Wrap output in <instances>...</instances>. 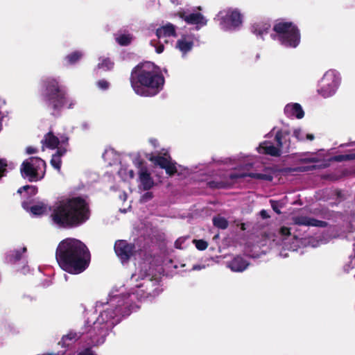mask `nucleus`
<instances>
[{
  "mask_svg": "<svg viewBox=\"0 0 355 355\" xmlns=\"http://www.w3.org/2000/svg\"><path fill=\"white\" fill-rule=\"evenodd\" d=\"M130 295L113 297L109 307L101 312L95 321L90 324L87 320L85 324L81 336L85 335L88 344L98 345L105 341L108 331L119 323L123 317L129 315L135 309V305L131 303Z\"/></svg>",
  "mask_w": 355,
  "mask_h": 355,
  "instance_id": "nucleus-1",
  "label": "nucleus"
},
{
  "mask_svg": "<svg viewBox=\"0 0 355 355\" xmlns=\"http://www.w3.org/2000/svg\"><path fill=\"white\" fill-rule=\"evenodd\" d=\"M55 259L63 270L78 275L89 267L91 254L83 242L74 238H67L59 243Z\"/></svg>",
  "mask_w": 355,
  "mask_h": 355,
  "instance_id": "nucleus-2",
  "label": "nucleus"
},
{
  "mask_svg": "<svg viewBox=\"0 0 355 355\" xmlns=\"http://www.w3.org/2000/svg\"><path fill=\"white\" fill-rule=\"evenodd\" d=\"M50 216L53 224L60 228H76L89 218V206L81 196L69 198L56 203Z\"/></svg>",
  "mask_w": 355,
  "mask_h": 355,
  "instance_id": "nucleus-3",
  "label": "nucleus"
},
{
  "mask_svg": "<svg viewBox=\"0 0 355 355\" xmlns=\"http://www.w3.org/2000/svg\"><path fill=\"white\" fill-rule=\"evenodd\" d=\"M130 82L137 94L151 97L163 89L165 79L154 64L146 62L139 63L132 69Z\"/></svg>",
  "mask_w": 355,
  "mask_h": 355,
  "instance_id": "nucleus-4",
  "label": "nucleus"
},
{
  "mask_svg": "<svg viewBox=\"0 0 355 355\" xmlns=\"http://www.w3.org/2000/svg\"><path fill=\"white\" fill-rule=\"evenodd\" d=\"M42 85L44 90L42 96L46 108L53 116H60L62 110L69 101L65 87L54 78L45 79Z\"/></svg>",
  "mask_w": 355,
  "mask_h": 355,
  "instance_id": "nucleus-5",
  "label": "nucleus"
},
{
  "mask_svg": "<svg viewBox=\"0 0 355 355\" xmlns=\"http://www.w3.org/2000/svg\"><path fill=\"white\" fill-rule=\"evenodd\" d=\"M277 40L286 47H297L301 40L298 27L291 21H279L273 26Z\"/></svg>",
  "mask_w": 355,
  "mask_h": 355,
  "instance_id": "nucleus-6",
  "label": "nucleus"
},
{
  "mask_svg": "<svg viewBox=\"0 0 355 355\" xmlns=\"http://www.w3.org/2000/svg\"><path fill=\"white\" fill-rule=\"evenodd\" d=\"M46 162L38 157H31L25 159L20 167L22 176L28 178L30 182L39 180V172L44 169L45 172Z\"/></svg>",
  "mask_w": 355,
  "mask_h": 355,
  "instance_id": "nucleus-7",
  "label": "nucleus"
},
{
  "mask_svg": "<svg viewBox=\"0 0 355 355\" xmlns=\"http://www.w3.org/2000/svg\"><path fill=\"white\" fill-rule=\"evenodd\" d=\"M339 84V79L334 71L326 72L320 81V88L318 93L324 98L334 94Z\"/></svg>",
  "mask_w": 355,
  "mask_h": 355,
  "instance_id": "nucleus-8",
  "label": "nucleus"
},
{
  "mask_svg": "<svg viewBox=\"0 0 355 355\" xmlns=\"http://www.w3.org/2000/svg\"><path fill=\"white\" fill-rule=\"evenodd\" d=\"M242 24V15L237 9L229 10L221 17L220 26L225 31L234 30Z\"/></svg>",
  "mask_w": 355,
  "mask_h": 355,
  "instance_id": "nucleus-9",
  "label": "nucleus"
},
{
  "mask_svg": "<svg viewBox=\"0 0 355 355\" xmlns=\"http://www.w3.org/2000/svg\"><path fill=\"white\" fill-rule=\"evenodd\" d=\"M148 159L150 162L153 163L154 165L159 166L161 168L164 169L166 173L169 176H173L178 172L176 163L172 161L169 155L167 157L159 155H150L148 157Z\"/></svg>",
  "mask_w": 355,
  "mask_h": 355,
  "instance_id": "nucleus-10",
  "label": "nucleus"
},
{
  "mask_svg": "<svg viewBox=\"0 0 355 355\" xmlns=\"http://www.w3.org/2000/svg\"><path fill=\"white\" fill-rule=\"evenodd\" d=\"M135 245L128 243L125 240L116 241L114 244V251L122 262L128 261L133 255Z\"/></svg>",
  "mask_w": 355,
  "mask_h": 355,
  "instance_id": "nucleus-11",
  "label": "nucleus"
},
{
  "mask_svg": "<svg viewBox=\"0 0 355 355\" xmlns=\"http://www.w3.org/2000/svg\"><path fill=\"white\" fill-rule=\"evenodd\" d=\"M144 162L142 160L137 162V166L139 168V179L144 191H148L152 189L155 184L154 181L148 171L146 166H143Z\"/></svg>",
  "mask_w": 355,
  "mask_h": 355,
  "instance_id": "nucleus-12",
  "label": "nucleus"
},
{
  "mask_svg": "<svg viewBox=\"0 0 355 355\" xmlns=\"http://www.w3.org/2000/svg\"><path fill=\"white\" fill-rule=\"evenodd\" d=\"M175 15L182 19L188 24L205 26L207 23V20L200 12L187 15L185 11L182 10L178 11Z\"/></svg>",
  "mask_w": 355,
  "mask_h": 355,
  "instance_id": "nucleus-13",
  "label": "nucleus"
},
{
  "mask_svg": "<svg viewBox=\"0 0 355 355\" xmlns=\"http://www.w3.org/2000/svg\"><path fill=\"white\" fill-rule=\"evenodd\" d=\"M290 132L288 130H279L275 137V141L277 147L279 148L282 153H288L290 149L291 141L289 138Z\"/></svg>",
  "mask_w": 355,
  "mask_h": 355,
  "instance_id": "nucleus-14",
  "label": "nucleus"
},
{
  "mask_svg": "<svg viewBox=\"0 0 355 355\" xmlns=\"http://www.w3.org/2000/svg\"><path fill=\"white\" fill-rule=\"evenodd\" d=\"M250 177L257 180H262L271 182L273 176L271 174L259 173H232L229 175V178L232 180Z\"/></svg>",
  "mask_w": 355,
  "mask_h": 355,
  "instance_id": "nucleus-15",
  "label": "nucleus"
},
{
  "mask_svg": "<svg viewBox=\"0 0 355 355\" xmlns=\"http://www.w3.org/2000/svg\"><path fill=\"white\" fill-rule=\"evenodd\" d=\"M81 334L76 332H69L68 334L62 337L61 340L58 343L60 345L63 350L58 352V355H63L67 351V349L71 346L78 339L81 337Z\"/></svg>",
  "mask_w": 355,
  "mask_h": 355,
  "instance_id": "nucleus-16",
  "label": "nucleus"
},
{
  "mask_svg": "<svg viewBox=\"0 0 355 355\" xmlns=\"http://www.w3.org/2000/svg\"><path fill=\"white\" fill-rule=\"evenodd\" d=\"M258 150L259 153L270 155L272 157H280L282 154L279 150V148H277V146H275L270 141H264L261 143Z\"/></svg>",
  "mask_w": 355,
  "mask_h": 355,
  "instance_id": "nucleus-17",
  "label": "nucleus"
},
{
  "mask_svg": "<svg viewBox=\"0 0 355 355\" xmlns=\"http://www.w3.org/2000/svg\"><path fill=\"white\" fill-rule=\"evenodd\" d=\"M250 263L241 256H236L228 262L227 266L234 272L244 271Z\"/></svg>",
  "mask_w": 355,
  "mask_h": 355,
  "instance_id": "nucleus-18",
  "label": "nucleus"
},
{
  "mask_svg": "<svg viewBox=\"0 0 355 355\" xmlns=\"http://www.w3.org/2000/svg\"><path fill=\"white\" fill-rule=\"evenodd\" d=\"M284 113L288 116H295L297 119H302L304 112L299 103L288 104L284 107Z\"/></svg>",
  "mask_w": 355,
  "mask_h": 355,
  "instance_id": "nucleus-19",
  "label": "nucleus"
},
{
  "mask_svg": "<svg viewBox=\"0 0 355 355\" xmlns=\"http://www.w3.org/2000/svg\"><path fill=\"white\" fill-rule=\"evenodd\" d=\"M156 36L159 39L171 36L175 37V26L171 23H168L166 25L162 26L156 30Z\"/></svg>",
  "mask_w": 355,
  "mask_h": 355,
  "instance_id": "nucleus-20",
  "label": "nucleus"
},
{
  "mask_svg": "<svg viewBox=\"0 0 355 355\" xmlns=\"http://www.w3.org/2000/svg\"><path fill=\"white\" fill-rule=\"evenodd\" d=\"M22 207L30 211L33 215L40 216L43 214L46 210V206L44 203H40L38 205H33L29 207V203L28 201H23L21 203Z\"/></svg>",
  "mask_w": 355,
  "mask_h": 355,
  "instance_id": "nucleus-21",
  "label": "nucleus"
},
{
  "mask_svg": "<svg viewBox=\"0 0 355 355\" xmlns=\"http://www.w3.org/2000/svg\"><path fill=\"white\" fill-rule=\"evenodd\" d=\"M42 143L50 149H55L58 148L60 144V139L58 137L55 136L51 131H50L44 135V139L42 140Z\"/></svg>",
  "mask_w": 355,
  "mask_h": 355,
  "instance_id": "nucleus-22",
  "label": "nucleus"
},
{
  "mask_svg": "<svg viewBox=\"0 0 355 355\" xmlns=\"http://www.w3.org/2000/svg\"><path fill=\"white\" fill-rule=\"evenodd\" d=\"M270 24L268 22L255 23L252 26V31L255 35L262 37L264 34H267L270 28Z\"/></svg>",
  "mask_w": 355,
  "mask_h": 355,
  "instance_id": "nucleus-23",
  "label": "nucleus"
},
{
  "mask_svg": "<svg viewBox=\"0 0 355 355\" xmlns=\"http://www.w3.org/2000/svg\"><path fill=\"white\" fill-rule=\"evenodd\" d=\"M193 46L192 40H187L185 36L178 40L176 42V47L183 53L190 51Z\"/></svg>",
  "mask_w": 355,
  "mask_h": 355,
  "instance_id": "nucleus-24",
  "label": "nucleus"
},
{
  "mask_svg": "<svg viewBox=\"0 0 355 355\" xmlns=\"http://www.w3.org/2000/svg\"><path fill=\"white\" fill-rule=\"evenodd\" d=\"M38 191L37 187L33 185H25L20 187L17 190V193L19 194H22L24 192V197L29 199L33 196H35Z\"/></svg>",
  "mask_w": 355,
  "mask_h": 355,
  "instance_id": "nucleus-25",
  "label": "nucleus"
},
{
  "mask_svg": "<svg viewBox=\"0 0 355 355\" xmlns=\"http://www.w3.org/2000/svg\"><path fill=\"white\" fill-rule=\"evenodd\" d=\"M329 166V164L327 163H322L318 165H310V166H301L295 167L293 169H291L293 172H307V171H315L317 169H322L325 168Z\"/></svg>",
  "mask_w": 355,
  "mask_h": 355,
  "instance_id": "nucleus-26",
  "label": "nucleus"
},
{
  "mask_svg": "<svg viewBox=\"0 0 355 355\" xmlns=\"http://www.w3.org/2000/svg\"><path fill=\"white\" fill-rule=\"evenodd\" d=\"M83 57V53L80 51H75L65 56L64 60L68 64H74Z\"/></svg>",
  "mask_w": 355,
  "mask_h": 355,
  "instance_id": "nucleus-27",
  "label": "nucleus"
},
{
  "mask_svg": "<svg viewBox=\"0 0 355 355\" xmlns=\"http://www.w3.org/2000/svg\"><path fill=\"white\" fill-rule=\"evenodd\" d=\"M355 159V154H345V155H337L331 157L329 161L341 162L343 161L352 160Z\"/></svg>",
  "mask_w": 355,
  "mask_h": 355,
  "instance_id": "nucleus-28",
  "label": "nucleus"
},
{
  "mask_svg": "<svg viewBox=\"0 0 355 355\" xmlns=\"http://www.w3.org/2000/svg\"><path fill=\"white\" fill-rule=\"evenodd\" d=\"M114 65V62H112L109 58H103L101 62L98 64L97 67L105 71H110L113 69Z\"/></svg>",
  "mask_w": 355,
  "mask_h": 355,
  "instance_id": "nucleus-29",
  "label": "nucleus"
},
{
  "mask_svg": "<svg viewBox=\"0 0 355 355\" xmlns=\"http://www.w3.org/2000/svg\"><path fill=\"white\" fill-rule=\"evenodd\" d=\"M213 224L215 227L225 230L228 227V221L223 217L218 216L213 218Z\"/></svg>",
  "mask_w": 355,
  "mask_h": 355,
  "instance_id": "nucleus-30",
  "label": "nucleus"
},
{
  "mask_svg": "<svg viewBox=\"0 0 355 355\" xmlns=\"http://www.w3.org/2000/svg\"><path fill=\"white\" fill-rule=\"evenodd\" d=\"M132 36L130 34H122L116 38L117 43L121 46H128L132 42Z\"/></svg>",
  "mask_w": 355,
  "mask_h": 355,
  "instance_id": "nucleus-31",
  "label": "nucleus"
},
{
  "mask_svg": "<svg viewBox=\"0 0 355 355\" xmlns=\"http://www.w3.org/2000/svg\"><path fill=\"white\" fill-rule=\"evenodd\" d=\"M307 226L326 227L328 223L326 221L320 220L313 218L308 217Z\"/></svg>",
  "mask_w": 355,
  "mask_h": 355,
  "instance_id": "nucleus-32",
  "label": "nucleus"
},
{
  "mask_svg": "<svg viewBox=\"0 0 355 355\" xmlns=\"http://www.w3.org/2000/svg\"><path fill=\"white\" fill-rule=\"evenodd\" d=\"M292 220L295 225L307 226L308 216H295L292 218Z\"/></svg>",
  "mask_w": 355,
  "mask_h": 355,
  "instance_id": "nucleus-33",
  "label": "nucleus"
},
{
  "mask_svg": "<svg viewBox=\"0 0 355 355\" xmlns=\"http://www.w3.org/2000/svg\"><path fill=\"white\" fill-rule=\"evenodd\" d=\"M51 166L58 171H60L62 160L61 158L53 155L50 161Z\"/></svg>",
  "mask_w": 355,
  "mask_h": 355,
  "instance_id": "nucleus-34",
  "label": "nucleus"
},
{
  "mask_svg": "<svg viewBox=\"0 0 355 355\" xmlns=\"http://www.w3.org/2000/svg\"><path fill=\"white\" fill-rule=\"evenodd\" d=\"M196 248L199 250H205L208 247V243L202 239L194 240Z\"/></svg>",
  "mask_w": 355,
  "mask_h": 355,
  "instance_id": "nucleus-35",
  "label": "nucleus"
},
{
  "mask_svg": "<svg viewBox=\"0 0 355 355\" xmlns=\"http://www.w3.org/2000/svg\"><path fill=\"white\" fill-rule=\"evenodd\" d=\"M208 185L211 189H223L226 187V184L222 181H210Z\"/></svg>",
  "mask_w": 355,
  "mask_h": 355,
  "instance_id": "nucleus-36",
  "label": "nucleus"
},
{
  "mask_svg": "<svg viewBox=\"0 0 355 355\" xmlns=\"http://www.w3.org/2000/svg\"><path fill=\"white\" fill-rule=\"evenodd\" d=\"M299 162L302 164H307V163H317L320 162V159L317 157H305L301 158Z\"/></svg>",
  "mask_w": 355,
  "mask_h": 355,
  "instance_id": "nucleus-37",
  "label": "nucleus"
},
{
  "mask_svg": "<svg viewBox=\"0 0 355 355\" xmlns=\"http://www.w3.org/2000/svg\"><path fill=\"white\" fill-rule=\"evenodd\" d=\"M97 86L98 88L103 89V90H106L109 88L110 87V83L109 82H107L106 80L105 79H101V80H99L97 83H96Z\"/></svg>",
  "mask_w": 355,
  "mask_h": 355,
  "instance_id": "nucleus-38",
  "label": "nucleus"
},
{
  "mask_svg": "<svg viewBox=\"0 0 355 355\" xmlns=\"http://www.w3.org/2000/svg\"><path fill=\"white\" fill-rule=\"evenodd\" d=\"M7 163L4 159H0V178L4 175L6 171Z\"/></svg>",
  "mask_w": 355,
  "mask_h": 355,
  "instance_id": "nucleus-39",
  "label": "nucleus"
},
{
  "mask_svg": "<svg viewBox=\"0 0 355 355\" xmlns=\"http://www.w3.org/2000/svg\"><path fill=\"white\" fill-rule=\"evenodd\" d=\"M270 203L271 207L272 208L273 211L275 213H277V214H281V211L279 209V203H278V202H277V201H275L274 200H270Z\"/></svg>",
  "mask_w": 355,
  "mask_h": 355,
  "instance_id": "nucleus-40",
  "label": "nucleus"
},
{
  "mask_svg": "<svg viewBox=\"0 0 355 355\" xmlns=\"http://www.w3.org/2000/svg\"><path fill=\"white\" fill-rule=\"evenodd\" d=\"M21 259V252L19 250L15 251L10 257V260L14 262L18 261Z\"/></svg>",
  "mask_w": 355,
  "mask_h": 355,
  "instance_id": "nucleus-41",
  "label": "nucleus"
},
{
  "mask_svg": "<svg viewBox=\"0 0 355 355\" xmlns=\"http://www.w3.org/2000/svg\"><path fill=\"white\" fill-rule=\"evenodd\" d=\"M57 148V151L54 155L61 158L67 153V149L64 147H58Z\"/></svg>",
  "mask_w": 355,
  "mask_h": 355,
  "instance_id": "nucleus-42",
  "label": "nucleus"
},
{
  "mask_svg": "<svg viewBox=\"0 0 355 355\" xmlns=\"http://www.w3.org/2000/svg\"><path fill=\"white\" fill-rule=\"evenodd\" d=\"M77 355H96L94 352L90 348H85L84 350L78 353Z\"/></svg>",
  "mask_w": 355,
  "mask_h": 355,
  "instance_id": "nucleus-43",
  "label": "nucleus"
},
{
  "mask_svg": "<svg viewBox=\"0 0 355 355\" xmlns=\"http://www.w3.org/2000/svg\"><path fill=\"white\" fill-rule=\"evenodd\" d=\"M279 233L282 235V236H288L291 234V230H290V228L287 227H282L279 230Z\"/></svg>",
  "mask_w": 355,
  "mask_h": 355,
  "instance_id": "nucleus-44",
  "label": "nucleus"
},
{
  "mask_svg": "<svg viewBox=\"0 0 355 355\" xmlns=\"http://www.w3.org/2000/svg\"><path fill=\"white\" fill-rule=\"evenodd\" d=\"M153 198V194L152 192H150V191L145 193L142 196V198L145 201L149 200L152 199Z\"/></svg>",
  "mask_w": 355,
  "mask_h": 355,
  "instance_id": "nucleus-45",
  "label": "nucleus"
},
{
  "mask_svg": "<svg viewBox=\"0 0 355 355\" xmlns=\"http://www.w3.org/2000/svg\"><path fill=\"white\" fill-rule=\"evenodd\" d=\"M26 152L27 154H29V155L34 154L37 152V149L33 146H28L26 149Z\"/></svg>",
  "mask_w": 355,
  "mask_h": 355,
  "instance_id": "nucleus-46",
  "label": "nucleus"
},
{
  "mask_svg": "<svg viewBox=\"0 0 355 355\" xmlns=\"http://www.w3.org/2000/svg\"><path fill=\"white\" fill-rule=\"evenodd\" d=\"M259 214H260L261 217L263 219H268L270 217V215L268 214V211L265 209H262Z\"/></svg>",
  "mask_w": 355,
  "mask_h": 355,
  "instance_id": "nucleus-47",
  "label": "nucleus"
},
{
  "mask_svg": "<svg viewBox=\"0 0 355 355\" xmlns=\"http://www.w3.org/2000/svg\"><path fill=\"white\" fill-rule=\"evenodd\" d=\"M68 141H69L68 137L64 136V135L60 137V142H61V144H64V145H68Z\"/></svg>",
  "mask_w": 355,
  "mask_h": 355,
  "instance_id": "nucleus-48",
  "label": "nucleus"
},
{
  "mask_svg": "<svg viewBox=\"0 0 355 355\" xmlns=\"http://www.w3.org/2000/svg\"><path fill=\"white\" fill-rule=\"evenodd\" d=\"M293 135L294 136L298 139V140H302V139L300 138V135H301V130L300 129H297V130H294V132H293Z\"/></svg>",
  "mask_w": 355,
  "mask_h": 355,
  "instance_id": "nucleus-49",
  "label": "nucleus"
},
{
  "mask_svg": "<svg viewBox=\"0 0 355 355\" xmlns=\"http://www.w3.org/2000/svg\"><path fill=\"white\" fill-rule=\"evenodd\" d=\"M164 46L163 44H159L157 47H156V52L157 53H161L164 51Z\"/></svg>",
  "mask_w": 355,
  "mask_h": 355,
  "instance_id": "nucleus-50",
  "label": "nucleus"
},
{
  "mask_svg": "<svg viewBox=\"0 0 355 355\" xmlns=\"http://www.w3.org/2000/svg\"><path fill=\"white\" fill-rule=\"evenodd\" d=\"M150 144L155 147L156 148L157 147V140L155 139H151L150 140Z\"/></svg>",
  "mask_w": 355,
  "mask_h": 355,
  "instance_id": "nucleus-51",
  "label": "nucleus"
},
{
  "mask_svg": "<svg viewBox=\"0 0 355 355\" xmlns=\"http://www.w3.org/2000/svg\"><path fill=\"white\" fill-rule=\"evenodd\" d=\"M306 138L308 139V140H310V141H312L314 139L315 137L313 134H307L306 135Z\"/></svg>",
  "mask_w": 355,
  "mask_h": 355,
  "instance_id": "nucleus-52",
  "label": "nucleus"
},
{
  "mask_svg": "<svg viewBox=\"0 0 355 355\" xmlns=\"http://www.w3.org/2000/svg\"><path fill=\"white\" fill-rule=\"evenodd\" d=\"M1 128H2V123H1V121H0V131L1 130Z\"/></svg>",
  "mask_w": 355,
  "mask_h": 355,
  "instance_id": "nucleus-53",
  "label": "nucleus"
},
{
  "mask_svg": "<svg viewBox=\"0 0 355 355\" xmlns=\"http://www.w3.org/2000/svg\"><path fill=\"white\" fill-rule=\"evenodd\" d=\"M175 245L176 248H178V241H175Z\"/></svg>",
  "mask_w": 355,
  "mask_h": 355,
  "instance_id": "nucleus-54",
  "label": "nucleus"
},
{
  "mask_svg": "<svg viewBox=\"0 0 355 355\" xmlns=\"http://www.w3.org/2000/svg\"><path fill=\"white\" fill-rule=\"evenodd\" d=\"M26 250V248H23V251L25 252Z\"/></svg>",
  "mask_w": 355,
  "mask_h": 355,
  "instance_id": "nucleus-55",
  "label": "nucleus"
}]
</instances>
